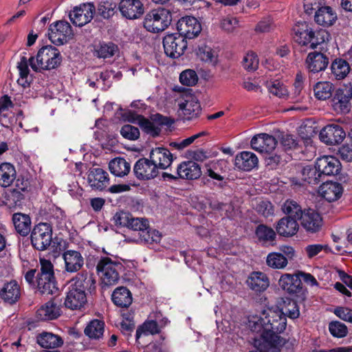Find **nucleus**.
<instances>
[{
	"label": "nucleus",
	"instance_id": "nucleus-1",
	"mask_svg": "<svg viewBox=\"0 0 352 352\" xmlns=\"http://www.w3.org/2000/svg\"><path fill=\"white\" fill-rule=\"evenodd\" d=\"M262 329L261 338L264 345V352H280L286 340L280 334L287 327V318L278 309L264 311L262 316L255 323Z\"/></svg>",
	"mask_w": 352,
	"mask_h": 352
},
{
	"label": "nucleus",
	"instance_id": "nucleus-2",
	"mask_svg": "<svg viewBox=\"0 0 352 352\" xmlns=\"http://www.w3.org/2000/svg\"><path fill=\"white\" fill-rule=\"evenodd\" d=\"M294 39L302 47L314 50L318 45L331 39L329 32L324 29L314 31L307 23H298L293 28Z\"/></svg>",
	"mask_w": 352,
	"mask_h": 352
},
{
	"label": "nucleus",
	"instance_id": "nucleus-3",
	"mask_svg": "<svg viewBox=\"0 0 352 352\" xmlns=\"http://www.w3.org/2000/svg\"><path fill=\"white\" fill-rule=\"evenodd\" d=\"M149 221H114L111 225V229L117 233L125 232V230L138 231L140 239L146 243L152 244L160 243L162 239L161 233L150 228Z\"/></svg>",
	"mask_w": 352,
	"mask_h": 352
},
{
	"label": "nucleus",
	"instance_id": "nucleus-4",
	"mask_svg": "<svg viewBox=\"0 0 352 352\" xmlns=\"http://www.w3.org/2000/svg\"><path fill=\"white\" fill-rule=\"evenodd\" d=\"M125 270L123 263L108 256H102L96 264V272L102 284L107 286L117 284L122 273L124 276L126 275Z\"/></svg>",
	"mask_w": 352,
	"mask_h": 352
},
{
	"label": "nucleus",
	"instance_id": "nucleus-5",
	"mask_svg": "<svg viewBox=\"0 0 352 352\" xmlns=\"http://www.w3.org/2000/svg\"><path fill=\"white\" fill-rule=\"evenodd\" d=\"M61 62L60 51L52 45L43 46L38 50L36 58L32 56L29 59L30 65L35 72L55 69Z\"/></svg>",
	"mask_w": 352,
	"mask_h": 352
},
{
	"label": "nucleus",
	"instance_id": "nucleus-6",
	"mask_svg": "<svg viewBox=\"0 0 352 352\" xmlns=\"http://www.w3.org/2000/svg\"><path fill=\"white\" fill-rule=\"evenodd\" d=\"M41 268L36 274L37 289L41 295H52L58 291L54 265L45 258L40 259Z\"/></svg>",
	"mask_w": 352,
	"mask_h": 352
},
{
	"label": "nucleus",
	"instance_id": "nucleus-7",
	"mask_svg": "<svg viewBox=\"0 0 352 352\" xmlns=\"http://www.w3.org/2000/svg\"><path fill=\"white\" fill-rule=\"evenodd\" d=\"M172 14L169 10L157 8L148 12L144 19V28L153 33L164 31L170 24Z\"/></svg>",
	"mask_w": 352,
	"mask_h": 352
},
{
	"label": "nucleus",
	"instance_id": "nucleus-8",
	"mask_svg": "<svg viewBox=\"0 0 352 352\" xmlns=\"http://www.w3.org/2000/svg\"><path fill=\"white\" fill-rule=\"evenodd\" d=\"M281 210L285 214L280 220H302L303 217L308 220H322L323 217L314 209L302 210L301 206L292 199H287L281 206Z\"/></svg>",
	"mask_w": 352,
	"mask_h": 352
},
{
	"label": "nucleus",
	"instance_id": "nucleus-9",
	"mask_svg": "<svg viewBox=\"0 0 352 352\" xmlns=\"http://www.w3.org/2000/svg\"><path fill=\"white\" fill-rule=\"evenodd\" d=\"M278 284L283 290L297 298L299 302H302L307 298V289L303 285L302 279L297 274H283L278 280Z\"/></svg>",
	"mask_w": 352,
	"mask_h": 352
},
{
	"label": "nucleus",
	"instance_id": "nucleus-10",
	"mask_svg": "<svg viewBox=\"0 0 352 352\" xmlns=\"http://www.w3.org/2000/svg\"><path fill=\"white\" fill-rule=\"evenodd\" d=\"M52 226L44 221H40L31 232L32 246L39 251L47 250L52 243Z\"/></svg>",
	"mask_w": 352,
	"mask_h": 352
},
{
	"label": "nucleus",
	"instance_id": "nucleus-11",
	"mask_svg": "<svg viewBox=\"0 0 352 352\" xmlns=\"http://www.w3.org/2000/svg\"><path fill=\"white\" fill-rule=\"evenodd\" d=\"M171 122L168 117L160 113L151 115L148 118L144 116L140 118L138 126L142 131L153 138L158 137L163 126H169Z\"/></svg>",
	"mask_w": 352,
	"mask_h": 352
},
{
	"label": "nucleus",
	"instance_id": "nucleus-12",
	"mask_svg": "<svg viewBox=\"0 0 352 352\" xmlns=\"http://www.w3.org/2000/svg\"><path fill=\"white\" fill-rule=\"evenodd\" d=\"M163 46L166 56L177 58L184 53L187 48V41L178 33L168 34L163 38Z\"/></svg>",
	"mask_w": 352,
	"mask_h": 352
},
{
	"label": "nucleus",
	"instance_id": "nucleus-13",
	"mask_svg": "<svg viewBox=\"0 0 352 352\" xmlns=\"http://www.w3.org/2000/svg\"><path fill=\"white\" fill-rule=\"evenodd\" d=\"M352 85H345L338 89L331 100V106L338 113H347L351 107Z\"/></svg>",
	"mask_w": 352,
	"mask_h": 352
},
{
	"label": "nucleus",
	"instance_id": "nucleus-14",
	"mask_svg": "<svg viewBox=\"0 0 352 352\" xmlns=\"http://www.w3.org/2000/svg\"><path fill=\"white\" fill-rule=\"evenodd\" d=\"M49 38L55 45L66 43L73 35L70 24L65 21H59L50 25Z\"/></svg>",
	"mask_w": 352,
	"mask_h": 352
},
{
	"label": "nucleus",
	"instance_id": "nucleus-15",
	"mask_svg": "<svg viewBox=\"0 0 352 352\" xmlns=\"http://www.w3.org/2000/svg\"><path fill=\"white\" fill-rule=\"evenodd\" d=\"M183 101L179 103V116L185 120H192L198 118L201 112V107L198 99L193 95L185 94Z\"/></svg>",
	"mask_w": 352,
	"mask_h": 352
},
{
	"label": "nucleus",
	"instance_id": "nucleus-16",
	"mask_svg": "<svg viewBox=\"0 0 352 352\" xmlns=\"http://www.w3.org/2000/svg\"><path fill=\"white\" fill-rule=\"evenodd\" d=\"M96 12L93 3H87L75 7L69 13V19L74 25L82 27L91 21Z\"/></svg>",
	"mask_w": 352,
	"mask_h": 352
},
{
	"label": "nucleus",
	"instance_id": "nucleus-17",
	"mask_svg": "<svg viewBox=\"0 0 352 352\" xmlns=\"http://www.w3.org/2000/svg\"><path fill=\"white\" fill-rule=\"evenodd\" d=\"M70 285L79 291H84L87 295L92 294L96 289V276L92 272L82 271L72 278Z\"/></svg>",
	"mask_w": 352,
	"mask_h": 352
},
{
	"label": "nucleus",
	"instance_id": "nucleus-18",
	"mask_svg": "<svg viewBox=\"0 0 352 352\" xmlns=\"http://www.w3.org/2000/svg\"><path fill=\"white\" fill-rule=\"evenodd\" d=\"M133 171L136 178L142 181L154 179L160 173L151 160L145 157L140 158L135 162Z\"/></svg>",
	"mask_w": 352,
	"mask_h": 352
},
{
	"label": "nucleus",
	"instance_id": "nucleus-19",
	"mask_svg": "<svg viewBox=\"0 0 352 352\" xmlns=\"http://www.w3.org/2000/svg\"><path fill=\"white\" fill-rule=\"evenodd\" d=\"M177 30L178 34L186 40L197 36L201 32V26L195 17L186 16L177 21Z\"/></svg>",
	"mask_w": 352,
	"mask_h": 352
},
{
	"label": "nucleus",
	"instance_id": "nucleus-20",
	"mask_svg": "<svg viewBox=\"0 0 352 352\" xmlns=\"http://www.w3.org/2000/svg\"><path fill=\"white\" fill-rule=\"evenodd\" d=\"M346 136L345 131L338 124H329L322 128L319 134L320 140L328 145L341 143Z\"/></svg>",
	"mask_w": 352,
	"mask_h": 352
},
{
	"label": "nucleus",
	"instance_id": "nucleus-21",
	"mask_svg": "<svg viewBox=\"0 0 352 352\" xmlns=\"http://www.w3.org/2000/svg\"><path fill=\"white\" fill-rule=\"evenodd\" d=\"M277 141L276 138L267 133L255 135L251 140V148L259 153H270L276 148Z\"/></svg>",
	"mask_w": 352,
	"mask_h": 352
},
{
	"label": "nucleus",
	"instance_id": "nucleus-22",
	"mask_svg": "<svg viewBox=\"0 0 352 352\" xmlns=\"http://www.w3.org/2000/svg\"><path fill=\"white\" fill-rule=\"evenodd\" d=\"M316 165L318 170L321 172L323 179L326 176L336 175L341 170V164L335 157L331 155L323 156L318 158Z\"/></svg>",
	"mask_w": 352,
	"mask_h": 352
},
{
	"label": "nucleus",
	"instance_id": "nucleus-23",
	"mask_svg": "<svg viewBox=\"0 0 352 352\" xmlns=\"http://www.w3.org/2000/svg\"><path fill=\"white\" fill-rule=\"evenodd\" d=\"M87 294L82 290L79 291L69 285L66 292L64 305L71 310H78L82 308L87 302Z\"/></svg>",
	"mask_w": 352,
	"mask_h": 352
},
{
	"label": "nucleus",
	"instance_id": "nucleus-24",
	"mask_svg": "<svg viewBox=\"0 0 352 352\" xmlns=\"http://www.w3.org/2000/svg\"><path fill=\"white\" fill-rule=\"evenodd\" d=\"M149 158L158 170L160 169L164 170L168 168L174 159L173 155L170 151L164 147H155L152 148L150 152Z\"/></svg>",
	"mask_w": 352,
	"mask_h": 352
},
{
	"label": "nucleus",
	"instance_id": "nucleus-25",
	"mask_svg": "<svg viewBox=\"0 0 352 352\" xmlns=\"http://www.w3.org/2000/svg\"><path fill=\"white\" fill-rule=\"evenodd\" d=\"M119 10L122 15L129 19H135L144 13L143 3L140 0H121Z\"/></svg>",
	"mask_w": 352,
	"mask_h": 352
},
{
	"label": "nucleus",
	"instance_id": "nucleus-26",
	"mask_svg": "<svg viewBox=\"0 0 352 352\" xmlns=\"http://www.w3.org/2000/svg\"><path fill=\"white\" fill-rule=\"evenodd\" d=\"M307 69L312 73L324 71L329 65V58L320 52H313L308 54L305 60Z\"/></svg>",
	"mask_w": 352,
	"mask_h": 352
},
{
	"label": "nucleus",
	"instance_id": "nucleus-27",
	"mask_svg": "<svg viewBox=\"0 0 352 352\" xmlns=\"http://www.w3.org/2000/svg\"><path fill=\"white\" fill-rule=\"evenodd\" d=\"M0 297L9 305L15 304L21 297V287L15 280L4 283L0 290Z\"/></svg>",
	"mask_w": 352,
	"mask_h": 352
},
{
	"label": "nucleus",
	"instance_id": "nucleus-28",
	"mask_svg": "<svg viewBox=\"0 0 352 352\" xmlns=\"http://www.w3.org/2000/svg\"><path fill=\"white\" fill-rule=\"evenodd\" d=\"M65 271L69 273L78 272L84 265V258L81 253L74 250L65 251L63 253Z\"/></svg>",
	"mask_w": 352,
	"mask_h": 352
},
{
	"label": "nucleus",
	"instance_id": "nucleus-29",
	"mask_svg": "<svg viewBox=\"0 0 352 352\" xmlns=\"http://www.w3.org/2000/svg\"><path fill=\"white\" fill-rule=\"evenodd\" d=\"M177 174L180 179H196L201 175V167L195 161H184L178 165Z\"/></svg>",
	"mask_w": 352,
	"mask_h": 352
},
{
	"label": "nucleus",
	"instance_id": "nucleus-30",
	"mask_svg": "<svg viewBox=\"0 0 352 352\" xmlns=\"http://www.w3.org/2000/svg\"><path fill=\"white\" fill-rule=\"evenodd\" d=\"M318 193L329 202L338 200L342 194V187L337 182H325L320 186Z\"/></svg>",
	"mask_w": 352,
	"mask_h": 352
},
{
	"label": "nucleus",
	"instance_id": "nucleus-31",
	"mask_svg": "<svg viewBox=\"0 0 352 352\" xmlns=\"http://www.w3.org/2000/svg\"><path fill=\"white\" fill-rule=\"evenodd\" d=\"M108 176V173L102 168H93L88 174V182L92 188L102 190L109 184Z\"/></svg>",
	"mask_w": 352,
	"mask_h": 352
},
{
	"label": "nucleus",
	"instance_id": "nucleus-32",
	"mask_svg": "<svg viewBox=\"0 0 352 352\" xmlns=\"http://www.w3.org/2000/svg\"><path fill=\"white\" fill-rule=\"evenodd\" d=\"M111 300L118 307L128 308L133 302L132 294L126 287L120 286L113 290Z\"/></svg>",
	"mask_w": 352,
	"mask_h": 352
},
{
	"label": "nucleus",
	"instance_id": "nucleus-33",
	"mask_svg": "<svg viewBox=\"0 0 352 352\" xmlns=\"http://www.w3.org/2000/svg\"><path fill=\"white\" fill-rule=\"evenodd\" d=\"M61 310L59 305L51 300L42 305L36 311V318L40 320H51L58 318L60 316Z\"/></svg>",
	"mask_w": 352,
	"mask_h": 352
},
{
	"label": "nucleus",
	"instance_id": "nucleus-34",
	"mask_svg": "<svg viewBox=\"0 0 352 352\" xmlns=\"http://www.w3.org/2000/svg\"><path fill=\"white\" fill-rule=\"evenodd\" d=\"M258 163L257 156L250 151H242L235 157V166L239 169L249 171Z\"/></svg>",
	"mask_w": 352,
	"mask_h": 352
},
{
	"label": "nucleus",
	"instance_id": "nucleus-35",
	"mask_svg": "<svg viewBox=\"0 0 352 352\" xmlns=\"http://www.w3.org/2000/svg\"><path fill=\"white\" fill-rule=\"evenodd\" d=\"M336 20L337 14L330 6H322L314 14L316 23L324 27L333 25Z\"/></svg>",
	"mask_w": 352,
	"mask_h": 352
},
{
	"label": "nucleus",
	"instance_id": "nucleus-36",
	"mask_svg": "<svg viewBox=\"0 0 352 352\" xmlns=\"http://www.w3.org/2000/svg\"><path fill=\"white\" fill-rule=\"evenodd\" d=\"M36 342L45 349H56L63 344V340L58 335L50 332H43L36 337Z\"/></svg>",
	"mask_w": 352,
	"mask_h": 352
},
{
	"label": "nucleus",
	"instance_id": "nucleus-37",
	"mask_svg": "<svg viewBox=\"0 0 352 352\" xmlns=\"http://www.w3.org/2000/svg\"><path fill=\"white\" fill-rule=\"evenodd\" d=\"M248 286L255 292H263L269 286V279L265 274L261 272H253L247 280Z\"/></svg>",
	"mask_w": 352,
	"mask_h": 352
},
{
	"label": "nucleus",
	"instance_id": "nucleus-38",
	"mask_svg": "<svg viewBox=\"0 0 352 352\" xmlns=\"http://www.w3.org/2000/svg\"><path fill=\"white\" fill-rule=\"evenodd\" d=\"M297 298L292 299L290 298H283L280 307L277 309L286 318L290 319H296L300 316L299 306L298 305Z\"/></svg>",
	"mask_w": 352,
	"mask_h": 352
},
{
	"label": "nucleus",
	"instance_id": "nucleus-39",
	"mask_svg": "<svg viewBox=\"0 0 352 352\" xmlns=\"http://www.w3.org/2000/svg\"><path fill=\"white\" fill-rule=\"evenodd\" d=\"M109 168L115 176L122 177L129 173L131 165L124 157H116L109 162Z\"/></svg>",
	"mask_w": 352,
	"mask_h": 352
},
{
	"label": "nucleus",
	"instance_id": "nucleus-40",
	"mask_svg": "<svg viewBox=\"0 0 352 352\" xmlns=\"http://www.w3.org/2000/svg\"><path fill=\"white\" fill-rule=\"evenodd\" d=\"M302 179L311 185L318 184L324 179L322 177L321 172L318 170L316 163L314 166L307 165L304 166L301 170Z\"/></svg>",
	"mask_w": 352,
	"mask_h": 352
},
{
	"label": "nucleus",
	"instance_id": "nucleus-41",
	"mask_svg": "<svg viewBox=\"0 0 352 352\" xmlns=\"http://www.w3.org/2000/svg\"><path fill=\"white\" fill-rule=\"evenodd\" d=\"M119 52V48L113 42H100L94 47V55L100 58H107L113 56Z\"/></svg>",
	"mask_w": 352,
	"mask_h": 352
},
{
	"label": "nucleus",
	"instance_id": "nucleus-42",
	"mask_svg": "<svg viewBox=\"0 0 352 352\" xmlns=\"http://www.w3.org/2000/svg\"><path fill=\"white\" fill-rule=\"evenodd\" d=\"M104 331V322L98 319L91 320L84 330L85 334L91 339L98 340Z\"/></svg>",
	"mask_w": 352,
	"mask_h": 352
},
{
	"label": "nucleus",
	"instance_id": "nucleus-43",
	"mask_svg": "<svg viewBox=\"0 0 352 352\" xmlns=\"http://www.w3.org/2000/svg\"><path fill=\"white\" fill-rule=\"evenodd\" d=\"M15 177L16 170L12 164L3 163L0 165V186L3 187L10 186Z\"/></svg>",
	"mask_w": 352,
	"mask_h": 352
},
{
	"label": "nucleus",
	"instance_id": "nucleus-44",
	"mask_svg": "<svg viewBox=\"0 0 352 352\" xmlns=\"http://www.w3.org/2000/svg\"><path fill=\"white\" fill-rule=\"evenodd\" d=\"M255 234L260 242L275 244L276 234L272 228L263 224L259 225L256 229Z\"/></svg>",
	"mask_w": 352,
	"mask_h": 352
},
{
	"label": "nucleus",
	"instance_id": "nucleus-45",
	"mask_svg": "<svg viewBox=\"0 0 352 352\" xmlns=\"http://www.w3.org/2000/svg\"><path fill=\"white\" fill-rule=\"evenodd\" d=\"M332 74L337 80L344 79L349 73L351 68L348 62L342 58H337L331 65Z\"/></svg>",
	"mask_w": 352,
	"mask_h": 352
},
{
	"label": "nucleus",
	"instance_id": "nucleus-46",
	"mask_svg": "<svg viewBox=\"0 0 352 352\" xmlns=\"http://www.w3.org/2000/svg\"><path fill=\"white\" fill-rule=\"evenodd\" d=\"M276 230L277 233L282 236L291 237L295 235L298 229V221H277Z\"/></svg>",
	"mask_w": 352,
	"mask_h": 352
},
{
	"label": "nucleus",
	"instance_id": "nucleus-47",
	"mask_svg": "<svg viewBox=\"0 0 352 352\" xmlns=\"http://www.w3.org/2000/svg\"><path fill=\"white\" fill-rule=\"evenodd\" d=\"M160 332L158 323L154 320H146L136 330L135 339L138 340L142 335H155Z\"/></svg>",
	"mask_w": 352,
	"mask_h": 352
},
{
	"label": "nucleus",
	"instance_id": "nucleus-48",
	"mask_svg": "<svg viewBox=\"0 0 352 352\" xmlns=\"http://www.w3.org/2000/svg\"><path fill=\"white\" fill-rule=\"evenodd\" d=\"M333 84L329 82H319L314 86V95L318 100H324L332 96Z\"/></svg>",
	"mask_w": 352,
	"mask_h": 352
},
{
	"label": "nucleus",
	"instance_id": "nucleus-49",
	"mask_svg": "<svg viewBox=\"0 0 352 352\" xmlns=\"http://www.w3.org/2000/svg\"><path fill=\"white\" fill-rule=\"evenodd\" d=\"M266 263L274 269H283L287 266L288 261L287 257L281 253L271 252L267 256Z\"/></svg>",
	"mask_w": 352,
	"mask_h": 352
},
{
	"label": "nucleus",
	"instance_id": "nucleus-50",
	"mask_svg": "<svg viewBox=\"0 0 352 352\" xmlns=\"http://www.w3.org/2000/svg\"><path fill=\"white\" fill-rule=\"evenodd\" d=\"M40 215L43 219L45 220H61L65 217L64 212L58 207L54 205H49L41 209L40 211Z\"/></svg>",
	"mask_w": 352,
	"mask_h": 352
},
{
	"label": "nucleus",
	"instance_id": "nucleus-51",
	"mask_svg": "<svg viewBox=\"0 0 352 352\" xmlns=\"http://www.w3.org/2000/svg\"><path fill=\"white\" fill-rule=\"evenodd\" d=\"M117 3L112 0L103 1L99 3L97 12L104 19H109L115 13Z\"/></svg>",
	"mask_w": 352,
	"mask_h": 352
},
{
	"label": "nucleus",
	"instance_id": "nucleus-52",
	"mask_svg": "<svg viewBox=\"0 0 352 352\" xmlns=\"http://www.w3.org/2000/svg\"><path fill=\"white\" fill-rule=\"evenodd\" d=\"M197 56L202 61L215 65L217 60V56L210 47L207 45L200 46L197 50Z\"/></svg>",
	"mask_w": 352,
	"mask_h": 352
},
{
	"label": "nucleus",
	"instance_id": "nucleus-53",
	"mask_svg": "<svg viewBox=\"0 0 352 352\" xmlns=\"http://www.w3.org/2000/svg\"><path fill=\"white\" fill-rule=\"evenodd\" d=\"M329 331L333 337L338 338H344L348 333L347 327L338 320L329 322Z\"/></svg>",
	"mask_w": 352,
	"mask_h": 352
},
{
	"label": "nucleus",
	"instance_id": "nucleus-54",
	"mask_svg": "<svg viewBox=\"0 0 352 352\" xmlns=\"http://www.w3.org/2000/svg\"><path fill=\"white\" fill-rule=\"evenodd\" d=\"M120 133L124 139L130 141H135L140 136V129L129 124H124L121 127Z\"/></svg>",
	"mask_w": 352,
	"mask_h": 352
},
{
	"label": "nucleus",
	"instance_id": "nucleus-55",
	"mask_svg": "<svg viewBox=\"0 0 352 352\" xmlns=\"http://www.w3.org/2000/svg\"><path fill=\"white\" fill-rule=\"evenodd\" d=\"M258 58L257 55L253 52H248L243 57L242 65L243 68L248 72H254L258 67Z\"/></svg>",
	"mask_w": 352,
	"mask_h": 352
},
{
	"label": "nucleus",
	"instance_id": "nucleus-56",
	"mask_svg": "<svg viewBox=\"0 0 352 352\" xmlns=\"http://www.w3.org/2000/svg\"><path fill=\"white\" fill-rule=\"evenodd\" d=\"M268 89L272 94L278 98H285L288 96L286 86L278 80L270 82L268 85Z\"/></svg>",
	"mask_w": 352,
	"mask_h": 352
},
{
	"label": "nucleus",
	"instance_id": "nucleus-57",
	"mask_svg": "<svg viewBox=\"0 0 352 352\" xmlns=\"http://www.w3.org/2000/svg\"><path fill=\"white\" fill-rule=\"evenodd\" d=\"M213 227L214 226L212 224V221H205L203 225L195 226V228L197 235L202 239H206L216 234Z\"/></svg>",
	"mask_w": 352,
	"mask_h": 352
},
{
	"label": "nucleus",
	"instance_id": "nucleus-58",
	"mask_svg": "<svg viewBox=\"0 0 352 352\" xmlns=\"http://www.w3.org/2000/svg\"><path fill=\"white\" fill-rule=\"evenodd\" d=\"M198 77L196 72L192 69L182 72L179 76L180 82L186 86H192L197 83Z\"/></svg>",
	"mask_w": 352,
	"mask_h": 352
},
{
	"label": "nucleus",
	"instance_id": "nucleus-59",
	"mask_svg": "<svg viewBox=\"0 0 352 352\" xmlns=\"http://www.w3.org/2000/svg\"><path fill=\"white\" fill-rule=\"evenodd\" d=\"M280 144L285 151L296 149L298 146V141L294 135L283 134L280 138Z\"/></svg>",
	"mask_w": 352,
	"mask_h": 352
},
{
	"label": "nucleus",
	"instance_id": "nucleus-60",
	"mask_svg": "<svg viewBox=\"0 0 352 352\" xmlns=\"http://www.w3.org/2000/svg\"><path fill=\"white\" fill-rule=\"evenodd\" d=\"M303 7L305 12L310 15L318 12V9L322 7V0H304Z\"/></svg>",
	"mask_w": 352,
	"mask_h": 352
},
{
	"label": "nucleus",
	"instance_id": "nucleus-61",
	"mask_svg": "<svg viewBox=\"0 0 352 352\" xmlns=\"http://www.w3.org/2000/svg\"><path fill=\"white\" fill-rule=\"evenodd\" d=\"M256 210L264 217L267 218L274 214V206L268 201H261L257 206Z\"/></svg>",
	"mask_w": 352,
	"mask_h": 352
},
{
	"label": "nucleus",
	"instance_id": "nucleus-62",
	"mask_svg": "<svg viewBox=\"0 0 352 352\" xmlns=\"http://www.w3.org/2000/svg\"><path fill=\"white\" fill-rule=\"evenodd\" d=\"M15 230L22 236H28L31 232L32 221H12Z\"/></svg>",
	"mask_w": 352,
	"mask_h": 352
},
{
	"label": "nucleus",
	"instance_id": "nucleus-63",
	"mask_svg": "<svg viewBox=\"0 0 352 352\" xmlns=\"http://www.w3.org/2000/svg\"><path fill=\"white\" fill-rule=\"evenodd\" d=\"M334 314L341 320L352 323V309L348 307H338L334 309Z\"/></svg>",
	"mask_w": 352,
	"mask_h": 352
},
{
	"label": "nucleus",
	"instance_id": "nucleus-64",
	"mask_svg": "<svg viewBox=\"0 0 352 352\" xmlns=\"http://www.w3.org/2000/svg\"><path fill=\"white\" fill-rule=\"evenodd\" d=\"M274 28L272 21L270 19H266L259 21L255 27L254 30L259 33L269 32Z\"/></svg>",
	"mask_w": 352,
	"mask_h": 352
}]
</instances>
